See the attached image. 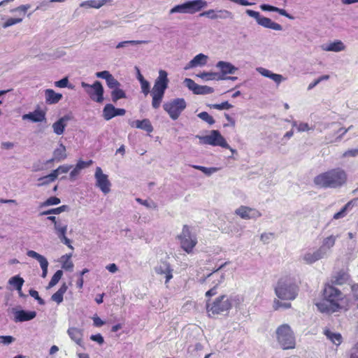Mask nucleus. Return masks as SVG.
I'll list each match as a JSON object with an SVG mask.
<instances>
[{
	"mask_svg": "<svg viewBox=\"0 0 358 358\" xmlns=\"http://www.w3.org/2000/svg\"><path fill=\"white\" fill-rule=\"evenodd\" d=\"M324 300L316 304L324 313H333L350 308L351 301L347 295L332 285H326L323 292Z\"/></svg>",
	"mask_w": 358,
	"mask_h": 358,
	"instance_id": "1",
	"label": "nucleus"
},
{
	"mask_svg": "<svg viewBox=\"0 0 358 358\" xmlns=\"http://www.w3.org/2000/svg\"><path fill=\"white\" fill-rule=\"evenodd\" d=\"M347 181V174L341 168L331 169L315 177V185L322 188H338Z\"/></svg>",
	"mask_w": 358,
	"mask_h": 358,
	"instance_id": "2",
	"label": "nucleus"
},
{
	"mask_svg": "<svg viewBox=\"0 0 358 358\" xmlns=\"http://www.w3.org/2000/svg\"><path fill=\"white\" fill-rule=\"evenodd\" d=\"M169 83L167 72L162 69L159 70V76L156 78L151 91L152 106L155 109H157L160 106L165 91L168 88Z\"/></svg>",
	"mask_w": 358,
	"mask_h": 358,
	"instance_id": "3",
	"label": "nucleus"
},
{
	"mask_svg": "<svg viewBox=\"0 0 358 358\" xmlns=\"http://www.w3.org/2000/svg\"><path fill=\"white\" fill-rule=\"evenodd\" d=\"M298 292L299 287L294 280L288 277L280 278L275 287V293L281 300H294Z\"/></svg>",
	"mask_w": 358,
	"mask_h": 358,
	"instance_id": "4",
	"label": "nucleus"
},
{
	"mask_svg": "<svg viewBox=\"0 0 358 358\" xmlns=\"http://www.w3.org/2000/svg\"><path fill=\"white\" fill-rule=\"evenodd\" d=\"M276 339L283 350L294 349L296 346L294 334L287 324L280 325L275 331Z\"/></svg>",
	"mask_w": 358,
	"mask_h": 358,
	"instance_id": "5",
	"label": "nucleus"
},
{
	"mask_svg": "<svg viewBox=\"0 0 358 358\" xmlns=\"http://www.w3.org/2000/svg\"><path fill=\"white\" fill-rule=\"evenodd\" d=\"M232 304L230 299L222 295L212 303H207L206 310L209 316L227 313L231 308Z\"/></svg>",
	"mask_w": 358,
	"mask_h": 358,
	"instance_id": "6",
	"label": "nucleus"
},
{
	"mask_svg": "<svg viewBox=\"0 0 358 358\" xmlns=\"http://www.w3.org/2000/svg\"><path fill=\"white\" fill-rule=\"evenodd\" d=\"M196 138L199 139L201 144L220 146L224 148L229 149L232 152H235V150L229 146L218 130H211L210 134L206 136L196 135Z\"/></svg>",
	"mask_w": 358,
	"mask_h": 358,
	"instance_id": "7",
	"label": "nucleus"
},
{
	"mask_svg": "<svg viewBox=\"0 0 358 358\" xmlns=\"http://www.w3.org/2000/svg\"><path fill=\"white\" fill-rule=\"evenodd\" d=\"M187 103L183 98H177L166 102L163 105L164 110L169 115L170 117L176 120L185 109Z\"/></svg>",
	"mask_w": 358,
	"mask_h": 358,
	"instance_id": "8",
	"label": "nucleus"
},
{
	"mask_svg": "<svg viewBox=\"0 0 358 358\" xmlns=\"http://www.w3.org/2000/svg\"><path fill=\"white\" fill-rule=\"evenodd\" d=\"M81 86L92 100L97 103H101L103 101L104 90L100 81L96 80L92 85L82 82Z\"/></svg>",
	"mask_w": 358,
	"mask_h": 358,
	"instance_id": "9",
	"label": "nucleus"
},
{
	"mask_svg": "<svg viewBox=\"0 0 358 358\" xmlns=\"http://www.w3.org/2000/svg\"><path fill=\"white\" fill-rule=\"evenodd\" d=\"M245 13L251 17H253L257 23L267 29H271L275 31H282V27L275 22H273L270 18L261 15L257 11L248 9Z\"/></svg>",
	"mask_w": 358,
	"mask_h": 358,
	"instance_id": "10",
	"label": "nucleus"
},
{
	"mask_svg": "<svg viewBox=\"0 0 358 358\" xmlns=\"http://www.w3.org/2000/svg\"><path fill=\"white\" fill-rule=\"evenodd\" d=\"M94 178L96 180V186L105 194L110 192L111 182L108 180V176L104 174L101 167L96 168Z\"/></svg>",
	"mask_w": 358,
	"mask_h": 358,
	"instance_id": "11",
	"label": "nucleus"
},
{
	"mask_svg": "<svg viewBox=\"0 0 358 358\" xmlns=\"http://www.w3.org/2000/svg\"><path fill=\"white\" fill-rule=\"evenodd\" d=\"M327 248H310L303 254V259L307 264H313L327 255Z\"/></svg>",
	"mask_w": 358,
	"mask_h": 358,
	"instance_id": "12",
	"label": "nucleus"
},
{
	"mask_svg": "<svg viewBox=\"0 0 358 358\" xmlns=\"http://www.w3.org/2000/svg\"><path fill=\"white\" fill-rule=\"evenodd\" d=\"M183 83L194 94H209L214 92L213 87L206 85H199L190 78H185Z\"/></svg>",
	"mask_w": 358,
	"mask_h": 358,
	"instance_id": "13",
	"label": "nucleus"
},
{
	"mask_svg": "<svg viewBox=\"0 0 358 358\" xmlns=\"http://www.w3.org/2000/svg\"><path fill=\"white\" fill-rule=\"evenodd\" d=\"M180 240L181 246H196L197 238L194 234H192L187 225H184L182 233L178 236Z\"/></svg>",
	"mask_w": 358,
	"mask_h": 358,
	"instance_id": "14",
	"label": "nucleus"
},
{
	"mask_svg": "<svg viewBox=\"0 0 358 358\" xmlns=\"http://www.w3.org/2000/svg\"><path fill=\"white\" fill-rule=\"evenodd\" d=\"M126 113L124 108H116L113 104H106L103 109V117L106 120H110L115 116H122Z\"/></svg>",
	"mask_w": 358,
	"mask_h": 358,
	"instance_id": "15",
	"label": "nucleus"
},
{
	"mask_svg": "<svg viewBox=\"0 0 358 358\" xmlns=\"http://www.w3.org/2000/svg\"><path fill=\"white\" fill-rule=\"evenodd\" d=\"M235 214L245 220L257 218L261 216V213L258 210L245 206L237 208L235 210Z\"/></svg>",
	"mask_w": 358,
	"mask_h": 358,
	"instance_id": "16",
	"label": "nucleus"
},
{
	"mask_svg": "<svg viewBox=\"0 0 358 358\" xmlns=\"http://www.w3.org/2000/svg\"><path fill=\"white\" fill-rule=\"evenodd\" d=\"M14 313V321L15 322H22L33 320L36 316L35 311H26L24 310H13Z\"/></svg>",
	"mask_w": 358,
	"mask_h": 358,
	"instance_id": "17",
	"label": "nucleus"
},
{
	"mask_svg": "<svg viewBox=\"0 0 358 358\" xmlns=\"http://www.w3.org/2000/svg\"><path fill=\"white\" fill-rule=\"evenodd\" d=\"M185 4L189 14H194L208 6V3L205 0L187 1Z\"/></svg>",
	"mask_w": 358,
	"mask_h": 358,
	"instance_id": "18",
	"label": "nucleus"
},
{
	"mask_svg": "<svg viewBox=\"0 0 358 358\" xmlns=\"http://www.w3.org/2000/svg\"><path fill=\"white\" fill-rule=\"evenodd\" d=\"M227 264L225 262L224 264H222L218 268L213 271L212 273L207 275L205 279L202 280V282H204L206 279H209L210 280L213 281V283L215 285V286H218L220 284H221L225 279V274L220 271V270Z\"/></svg>",
	"mask_w": 358,
	"mask_h": 358,
	"instance_id": "19",
	"label": "nucleus"
},
{
	"mask_svg": "<svg viewBox=\"0 0 358 358\" xmlns=\"http://www.w3.org/2000/svg\"><path fill=\"white\" fill-rule=\"evenodd\" d=\"M155 272L159 275H164L166 278L165 282L167 283L173 278L171 266L166 262H160L155 268Z\"/></svg>",
	"mask_w": 358,
	"mask_h": 358,
	"instance_id": "20",
	"label": "nucleus"
},
{
	"mask_svg": "<svg viewBox=\"0 0 358 358\" xmlns=\"http://www.w3.org/2000/svg\"><path fill=\"white\" fill-rule=\"evenodd\" d=\"M208 57L203 53L196 55L190 62L185 66V70H188L196 66H203L206 64Z\"/></svg>",
	"mask_w": 358,
	"mask_h": 358,
	"instance_id": "21",
	"label": "nucleus"
},
{
	"mask_svg": "<svg viewBox=\"0 0 358 358\" xmlns=\"http://www.w3.org/2000/svg\"><path fill=\"white\" fill-rule=\"evenodd\" d=\"M55 229L56 230L57 234L61 241L68 246H71L70 239L66 236L67 225L59 222H57L55 224Z\"/></svg>",
	"mask_w": 358,
	"mask_h": 358,
	"instance_id": "22",
	"label": "nucleus"
},
{
	"mask_svg": "<svg viewBox=\"0 0 358 358\" xmlns=\"http://www.w3.org/2000/svg\"><path fill=\"white\" fill-rule=\"evenodd\" d=\"M257 71L262 76L268 78L273 80L277 85H279L281 82L286 80L285 78H284L280 74H277L271 72V71L264 69L263 67H258L257 68Z\"/></svg>",
	"mask_w": 358,
	"mask_h": 358,
	"instance_id": "23",
	"label": "nucleus"
},
{
	"mask_svg": "<svg viewBox=\"0 0 358 358\" xmlns=\"http://www.w3.org/2000/svg\"><path fill=\"white\" fill-rule=\"evenodd\" d=\"M70 120L69 115H64L52 124L53 131L57 135H62L67 126V122Z\"/></svg>",
	"mask_w": 358,
	"mask_h": 358,
	"instance_id": "24",
	"label": "nucleus"
},
{
	"mask_svg": "<svg viewBox=\"0 0 358 358\" xmlns=\"http://www.w3.org/2000/svg\"><path fill=\"white\" fill-rule=\"evenodd\" d=\"M23 120H29L33 122H41L46 120L45 113L41 110H35L34 112L24 114Z\"/></svg>",
	"mask_w": 358,
	"mask_h": 358,
	"instance_id": "25",
	"label": "nucleus"
},
{
	"mask_svg": "<svg viewBox=\"0 0 358 358\" xmlns=\"http://www.w3.org/2000/svg\"><path fill=\"white\" fill-rule=\"evenodd\" d=\"M216 67L220 69L223 76L227 74H234L238 71V68L228 62L220 61L216 64Z\"/></svg>",
	"mask_w": 358,
	"mask_h": 358,
	"instance_id": "26",
	"label": "nucleus"
},
{
	"mask_svg": "<svg viewBox=\"0 0 358 358\" xmlns=\"http://www.w3.org/2000/svg\"><path fill=\"white\" fill-rule=\"evenodd\" d=\"M67 333L72 341L76 344L81 345L83 343V330L76 327H69Z\"/></svg>",
	"mask_w": 358,
	"mask_h": 358,
	"instance_id": "27",
	"label": "nucleus"
},
{
	"mask_svg": "<svg viewBox=\"0 0 358 358\" xmlns=\"http://www.w3.org/2000/svg\"><path fill=\"white\" fill-rule=\"evenodd\" d=\"M45 101L48 104L57 103L62 99V94L55 92L52 89H47L45 91Z\"/></svg>",
	"mask_w": 358,
	"mask_h": 358,
	"instance_id": "28",
	"label": "nucleus"
},
{
	"mask_svg": "<svg viewBox=\"0 0 358 358\" xmlns=\"http://www.w3.org/2000/svg\"><path fill=\"white\" fill-rule=\"evenodd\" d=\"M130 125L132 127H136L138 129H143L148 133H150L153 131V127L152 126L151 122L148 119L134 121L130 124Z\"/></svg>",
	"mask_w": 358,
	"mask_h": 358,
	"instance_id": "29",
	"label": "nucleus"
},
{
	"mask_svg": "<svg viewBox=\"0 0 358 358\" xmlns=\"http://www.w3.org/2000/svg\"><path fill=\"white\" fill-rule=\"evenodd\" d=\"M260 8L264 11H273L279 13L280 15L287 17L289 20H294V17L289 14L285 9L280 8L268 4H262Z\"/></svg>",
	"mask_w": 358,
	"mask_h": 358,
	"instance_id": "30",
	"label": "nucleus"
},
{
	"mask_svg": "<svg viewBox=\"0 0 358 358\" xmlns=\"http://www.w3.org/2000/svg\"><path fill=\"white\" fill-rule=\"evenodd\" d=\"M323 50L330 52H341L345 49V45L341 41H335L328 45H323L322 46Z\"/></svg>",
	"mask_w": 358,
	"mask_h": 358,
	"instance_id": "31",
	"label": "nucleus"
},
{
	"mask_svg": "<svg viewBox=\"0 0 358 358\" xmlns=\"http://www.w3.org/2000/svg\"><path fill=\"white\" fill-rule=\"evenodd\" d=\"M111 0H88L82 2L80 4V7L83 8H100L101 6L105 5L108 2H110Z\"/></svg>",
	"mask_w": 358,
	"mask_h": 358,
	"instance_id": "32",
	"label": "nucleus"
},
{
	"mask_svg": "<svg viewBox=\"0 0 358 358\" xmlns=\"http://www.w3.org/2000/svg\"><path fill=\"white\" fill-rule=\"evenodd\" d=\"M53 156L54 159H56V162H59L64 160L67 157L65 145L60 143L59 147L54 150Z\"/></svg>",
	"mask_w": 358,
	"mask_h": 358,
	"instance_id": "33",
	"label": "nucleus"
},
{
	"mask_svg": "<svg viewBox=\"0 0 358 358\" xmlns=\"http://www.w3.org/2000/svg\"><path fill=\"white\" fill-rule=\"evenodd\" d=\"M357 201H358V199H354V200H352V201H350L349 202H348L341 208V210L339 212H338L334 215L333 218L335 220H338L340 218H343V217H345L348 211L350 210L354 206V205Z\"/></svg>",
	"mask_w": 358,
	"mask_h": 358,
	"instance_id": "34",
	"label": "nucleus"
},
{
	"mask_svg": "<svg viewBox=\"0 0 358 358\" xmlns=\"http://www.w3.org/2000/svg\"><path fill=\"white\" fill-rule=\"evenodd\" d=\"M349 279V275L345 271H340L333 276L331 282L335 285H343Z\"/></svg>",
	"mask_w": 358,
	"mask_h": 358,
	"instance_id": "35",
	"label": "nucleus"
},
{
	"mask_svg": "<svg viewBox=\"0 0 358 358\" xmlns=\"http://www.w3.org/2000/svg\"><path fill=\"white\" fill-rule=\"evenodd\" d=\"M67 285L64 283L61 285L60 288L52 295L51 299L59 304L63 301V296L67 290Z\"/></svg>",
	"mask_w": 358,
	"mask_h": 358,
	"instance_id": "36",
	"label": "nucleus"
},
{
	"mask_svg": "<svg viewBox=\"0 0 358 358\" xmlns=\"http://www.w3.org/2000/svg\"><path fill=\"white\" fill-rule=\"evenodd\" d=\"M324 334L333 343L339 345L342 343V336L339 333H335L329 329L324 330Z\"/></svg>",
	"mask_w": 358,
	"mask_h": 358,
	"instance_id": "37",
	"label": "nucleus"
},
{
	"mask_svg": "<svg viewBox=\"0 0 358 358\" xmlns=\"http://www.w3.org/2000/svg\"><path fill=\"white\" fill-rule=\"evenodd\" d=\"M197 77L201 78L205 81L213 80H224V77L218 76L217 73L215 72H203L196 75Z\"/></svg>",
	"mask_w": 358,
	"mask_h": 358,
	"instance_id": "38",
	"label": "nucleus"
},
{
	"mask_svg": "<svg viewBox=\"0 0 358 358\" xmlns=\"http://www.w3.org/2000/svg\"><path fill=\"white\" fill-rule=\"evenodd\" d=\"M24 280L19 275H15L8 280V284L13 285L18 292L22 290Z\"/></svg>",
	"mask_w": 358,
	"mask_h": 358,
	"instance_id": "39",
	"label": "nucleus"
},
{
	"mask_svg": "<svg viewBox=\"0 0 358 358\" xmlns=\"http://www.w3.org/2000/svg\"><path fill=\"white\" fill-rule=\"evenodd\" d=\"M148 43L147 41H139V40H131V41H124L120 42L117 44L116 48L120 49L122 48H126L129 45H141Z\"/></svg>",
	"mask_w": 358,
	"mask_h": 358,
	"instance_id": "40",
	"label": "nucleus"
},
{
	"mask_svg": "<svg viewBox=\"0 0 358 358\" xmlns=\"http://www.w3.org/2000/svg\"><path fill=\"white\" fill-rule=\"evenodd\" d=\"M56 180V176L55 175V173H53L52 171L45 176H43V177H41L38 179V181H41V182L38 185V186H43V185H48L49 183H50L51 182H53Z\"/></svg>",
	"mask_w": 358,
	"mask_h": 358,
	"instance_id": "41",
	"label": "nucleus"
},
{
	"mask_svg": "<svg viewBox=\"0 0 358 358\" xmlns=\"http://www.w3.org/2000/svg\"><path fill=\"white\" fill-rule=\"evenodd\" d=\"M126 98L125 92L119 87L114 89L111 92V99L113 102L116 103L120 99Z\"/></svg>",
	"mask_w": 358,
	"mask_h": 358,
	"instance_id": "42",
	"label": "nucleus"
},
{
	"mask_svg": "<svg viewBox=\"0 0 358 358\" xmlns=\"http://www.w3.org/2000/svg\"><path fill=\"white\" fill-rule=\"evenodd\" d=\"M71 255H63L61 257V262L62 263V268L65 270H72L73 267V264L70 260Z\"/></svg>",
	"mask_w": 358,
	"mask_h": 358,
	"instance_id": "43",
	"label": "nucleus"
},
{
	"mask_svg": "<svg viewBox=\"0 0 358 358\" xmlns=\"http://www.w3.org/2000/svg\"><path fill=\"white\" fill-rule=\"evenodd\" d=\"M62 275H63L62 271L58 270L57 271H56L55 273L52 277V278L48 284V288H51V287H54L55 285H56L58 283V282L59 281V280L62 278Z\"/></svg>",
	"mask_w": 358,
	"mask_h": 358,
	"instance_id": "44",
	"label": "nucleus"
},
{
	"mask_svg": "<svg viewBox=\"0 0 358 358\" xmlns=\"http://www.w3.org/2000/svg\"><path fill=\"white\" fill-rule=\"evenodd\" d=\"M208 107L210 108H214L217 110H228L233 107L231 104H230L228 101H224L221 103H215V104H208Z\"/></svg>",
	"mask_w": 358,
	"mask_h": 358,
	"instance_id": "45",
	"label": "nucleus"
},
{
	"mask_svg": "<svg viewBox=\"0 0 358 358\" xmlns=\"http://www.w3.org/2000/svg\"><path fill=\"white\" fill-rule=\"evenodd\" d=\"M192 167L194 168L195 169L202 171L203 173L208 176H210L212 173H215L216 171H218V169L215 167L207 168L205 166L198 165H193Z\"/></svg>",
	"mask_w": 358,
	"mask_h": 358,
	"instance_id": "46",
	"label": "nucleus"
},
{
	"mask_svg": "<svg viewBox=\"0 0 358 358\" xmlns=\"http://www.w3.org/2000/svg\"><path fill=\"white\" fill-rule=\"evenodd\" d=\"M170 14L179 13H188L185 2L179 5H177L172 8L170 11Z\"/></svg>",
	"mask_w": 358,
	"mask_h": 358,
	"instance_id": "47",
	"label": "nucleus"
},
{
	"mask_svg": "<svg viewBox=\"0 0 358 358\" xmlns=\"http://www.w3.org/2000/svg\"><path fill=\"white\" fill-rule=\"evenodd\" d=\"M61 201L60 199L56 196H51L48 198L46 201L41 203V207H45L52 205H57L60 203Z\"/></svg>",
	"mask_w": 358,
	"mask_h": 358,
	"instance_id": "48",
	"label": "nucleus"
},
{
	"mask_svg": "<svg viewBox=\"0 0 358 358\" xmlns=\"http://www.w3.org/2000/svg\"><path fill=\"white\" fill-rule=\"evenodd\" d=\"M216 13L217 19H233L234 17L232 13L227 10H216Z\"/></svg>",
	"mask_w": 358,
	"mask_h": 358,
	"instance_id": "49",
	"label": "nucleus"
},
{
	"mask_svg": "<svg viewBox=\"0 0 358 358\" xmlns=\"http://www.w3.org/2000/svg\"><path fill=\"white\" fill-rule=\"evenodd\" d=\"M55 85L60 88L69 87V89H73V85L69 84V79L67 77L63 78L62 79L56 81L55 83Z\"/></svg>",
	"mask_w": 358,
	"mask_h": 358,
	"instance_id": "50",
	"label": "nucleus"
},
{
	"mask_svg": "<svg viewBox=\"0 0 358 358\" xmlns=\"http://www.w3.org/2000/svg\"><path fill=\"white\" fill-rule=\"evenodd\" d=\"M197 116L210 125L215 123V120L213 117L210 116L207 112H201L199 113Z\"/></svg>",
	"mask_w": 358,
	"mask_h": 358,
	"instance_id": "51",
	"label": "nucleus"
},
{
	"mask_svg": "<svg viewBox=\"0 0 358 358\" xmlns=\"http://www.w3.org/2000/svg\"><path fill=\"white\" fill-rule=\"evenodd\" d=\"M106 84L108 87L110 89H113V90L120 87L121 85L120 82L115 79L113 75L108 79H107Z\"/></svg>",
	"mask_w": 358,
	"mask_h": 358,
	"instance_id": "52",
	"label": "nucleus"
},
{
	"mask_svg": "<svg viewBox=\"0 0 358 358\" xmlns=\"http://www.w3.org/2000/svg\"><path fill=\"white\" fill-rule=\"evenodd\" d=\"M72 168L71 165H62L59 166L57 169L52 171L56 176V178H57L59 173H65L69 171V170Z\"/></svg>",
	"mask_w": 358,
	"mask_h": 358,
	"instance_id": "53",
	"label": "nucleus"
},
{
	"mask_svg": "<svg viewBox=\"0 0 358 358\" xmlns=\"http://www.w3.org/2000/svg\"><path fill=\"white\" fill-rule=\"evenodd\" d=\"M22 21V18H13L8 19L3 24L2 27L6 29L12 25L20 23Z\"/></svg>",
	"mask_w": 358,
	"mask_h": 358,
	"instance_id": "54",
	"label": "nucleus"
},
{
	"mask_svg": "<svg viewBox=\"0 0 358 358\" xmlns=\"http://www.w3.org/2000/svg\"><path fill=\"white\" fill-rule=\"evenodd\" d=\"M27 255L30 257L34 258L36 260H38L40 264H41V262L47 261V259L43 256L33 250L28 251Z\"/></svg>",
	"mask_w": 358,
	"mask_h": 358,
	"instance_id": "55",
	"label": "nucleus"
},
{
	"mask_svg": "<svg viewBox=\"0 0 358 358\" xmlns=\"http://www.w3.org/2000/svg\"><path fill=\"white\" fill-rule=\"evenodd\" d=\"M216 10L210 9L206 11H204L199 14L201 17H206L211 20H216L217 19V15H216Z\"/></svg>",
	"mask_w": 358,
	"mask_h": 358,
	"instance_id": "56",
	"label": "nucleus"
},
{
	"mask_svg": "<svg viewBox=\"0 0 358 358\" xmlns=\"http://www.w3.org/2000/svg\"><path fill=\"white\" fill-rule=\"evenodd\" d=\"M140 83H141V92L145 96H147L150 93V83L145 79V80L141 81Z\"/></svg>",
	"mask_w": 358,
	"mask_h": 358,
	"instance_id": "57",
	"label": "nucleus"
},
{
	"mask_svg": "<svg viewBox=\"0 0 358 358\" xmlns=\"http://www.w3.org/2000/svg\"><path fill=\"white\" fill-rule=\"evenodd\" d=\"M15 338L12 336H0V345H8L15 341Z\"/></svg>",
	"mask_w": 358,
	"mask_h": 358,
	"instance_id": "58",
	"label": "nucleus"
},
{
	"mask_svg": "<svg viewBox=\"0 0 358 358\" xmlns=\"http://www.w3.org/2000/svg\"><path fill=\"white\" fill-rule=\"evenodd\" d=\"M274 238V234L268 233V234H263L261 236V241L262 244L266 245L270 243V240Z\"/></svg>",
	"mask_w": 358,
	"mask_h": 358,
	"instance_id": "59",
	"label": "nucleus"
},
{
	"mask_svg": "<svg viewBox=\"0 0 358 358\" xmlns=\"http://www.w3.org/2000/svg\"><path fill=\"white\" fill-rule=\"evenodd\" d=\"M92 163H93L92 160H89L87 162L79 160L76 164L77 169H80V171H81L82 169L90 166Z\"/></svg>",
	"mask_w": 358,
	"mask_h": 358,
	"instance_id": "60",
	"label": "nucleus"
},
{
	"mask_svg": "<svg viewBox=\"0 0 358 358\" xmlns=\"http://www.w3.org/2000/svg\"><path fill=\"white\" fill-rule=\"evenodd\" d=\"M95 75L96 78L105 79L106 81L112 76L108 71L96 72Z\"/></svg>",
	"mask_w": 358,
	"mask_h": 358,
	"instance_id": "61",
	"label": "nucleus"
},
{
	"mask_svg": "<svg viewBox=\"0 0 358 358\" xmlns=\"http://www.w3.org/2000/svg\"><path fill=\"white\" fill-rule=\"evenodd\" d=\"M357 155H358V149L357 148L348 150L343 154V157H357Z\"/></svg>",
	"mask_w": 358,
	"mask_h": 358,
	"instance_id": "62",
	"label": "nucleus"
},
{
	"mask_svg": "<svg viewBox=\"0 0 358 358\" xmlns=\"http://www.w3.org/2000/svg\"><path fill=\"white\" fill-rule=\"evenodd\" d=\"M336 237L334 236H330L324 239V246H332L335 244Z\"/></svg>",
	"mask_w": 358,
	"mask_h": 358,
	"instance_id": "63",
	"label": "nucleus"
},
{
	"mask_svg": "<svg viewBox=\"0 0 358 358\" xmlns=\"http://www.w3.org/2000/svg\"><path fill=\"white\" fill-rule=\"evenodd\" d=\"M350 358H358V343L350 350Z\"/></svg>",
	"mask_w": 358,
	"mask_h": 358,
	"instance_id": "64",
	"label": "nucleus"
}]
</instances>
